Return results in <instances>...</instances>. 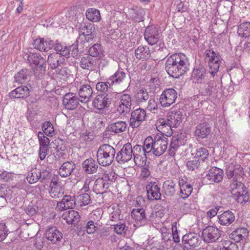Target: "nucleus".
Segmentation results:
<instances>
[{
	"mask_svg": "<svg viewBox=\"0 0 250 250\" xmlns=\"http://www.w3.org/2000/svg\"><path fill=\"white\" fill-rule=\"evenodd\" d=\"M188 60L182 53H176L169 56L165 64V70L168 76L178 79L189 70Z\"/></svg>",
	"mask_w": 250,
	"mask_h": 250,
	"instance_id": "obj_1",
	"label": "nucleus"
},
{
	"mask_svg": "<svg viewBox=\"0 0 250 250\" xmlns=\"http://www.w3.org/2000/svg\"><path fill=\"white\" fill-rule=\"evenodd\" d=\"M23 58L35 74L39 75L45 73L46 61L39 53L28 52L25 53Z\"/></svg>",
	"mask_w": 250,
	"mask_h": 250,
	"instance_id": "obj_2",
	"label": "nucleus"
},
{
	"mask_svg": "<svg viewBox=\"0 0 250 250\" xmlns=\"http://www.w3.org/2000/svg\"><path fill=\"white\" fill-rule=\"evenodd\" d=\"M116 152V149L109 144L100 145L96 154L98 164L103 167L110 166L114 162Z\"/></svg>",
	"mask_w": 250,
	"mask_h": 250,
	"instance_id": "obj_3",
	"label": "nucleus"
},
{
	"mask_svg": "<svg viewBox=\"0 0 250 250\" xmlns=\"http://www.w3.org/2000/svg\"><path fill=\"white\" fill-rule=\"evenodd\" d=\"M183 115L180 110H173L168 112L167 119L160 118L158 121L159 127L161 126V129L167 128L171 130L170 132H167L169 134L172 133V128L177 127L182 123Z\"/></svg>",
	"mask_w": 250,
	"mask_h": 250,
	"instance_id": "obj_4",
	"label": "nucleus"
},
{
	"mask_svg": "<svg viewBox=\"0 0 250 250\" xmlns=\"http://www.w3.org/2000/svg\"><path fill=\"white\" fill-rule=\"evenodd\" d=\"M229 190L232 197L238 203L243 205L249 201L250 194L248 188L243 183H235L229 185Z\"/></svg>",
	"mask_w": 250,
	"mask_h": 250,
	"instance_id": "obj_5",
	"label": "nucleus"
},
{
	"mask_svg": "<svg viewBox=\"0 0 250 250\" xmlns=\"http://www.w3.org/2000/svg\"><path fill=\"white\" fill-rule=\"evenodd\" d=\"M117 95L116 92L98 94L93 101L92 105L95 108L99 110L108 108L112 103L114 102Z\"/></svg>",
	"mask_w": 250,
	"mask_h": 250,
	"instance_id": "obj_6",
	"label": "nucleus"
},
{
	"mask_svg": "<svg viewBox=\"0 0 250 250\" xmlns=\"http://www.w3.org/2000/svg\"><path fill=\"white\" fill-rule=\"evenodd\" d=\"M201 242V238L198 233L189 232L183 236L182 245H178L176 249L178 250H192L198 247Z\"/></svg>",
	"mask_w": 250,
	"mask_h": 250,
	"instance_id": "obj_7",
	"label": "nucleus"
},
{
	"mask_svg": "<svg viewBox=\"0 0 250 250\" xmlns=\"http://www.w3.org/2000/svg\"><path fill=\"white\" fill-rule=\"evenodd\" d=\"M226 175L229 179H232L230 185L235 183H242L245 172L243 167L238 164H229L226 168Z\"/></svg>",
	"mask_w": 250,
	"mask_h": 250,
	"instance_id": "obj_8",
	"label": "nucleus"
},
{
	"mask_svg": "<svg viewBox=\"0 0 250 250\" xmlns=\"http://www.w3.org/2000/svg\"><path fill=\"white\" fill-rule=\"evenodd\" d=\"M221 87V83L210 80L202 84L200 87V93L202 96L218 98L219 95H222Z\"/></svg>",
	"mask_w": 250,
	"mask_h": 250,
	"instance_id": "obj_9",
	"label": "nucleus"
},
{
	"mask_svg": "<svg viewBox=\"0 0 250 250\" xmlns=\"http://www.w3.org/2000/svg\"><path fill=\"white\" fill-rule=\"evenodd\" d=\"M167 140V138L163 134H158L154 136V150L152 152L153 155L160 156L166 152L168 145Z\"/></svg>",
	"mask_w": 250,
	"mask_h": 250,
	"instance_id": "obj_10",
	"label": "nucleus"
},
{
	"mask_svg": "<svg viewBox=\"0 0 250 250\" xmlns=\"http://www.w3.org/2000/svg\"><path fill=\"white\" fill-rule=\"evenodd\" d=\"M221 235V231L213 226H208L202 231L203 239L205 242L208 243L216 242L220 238Z\"/></svg>",
	"mask_w": 250,
	"mask_h": 250,
	"instance_id": "obj_11",
	"label": "nucleus"
},
{
	"mask_svg": "<svg viewBox=\"0 0 250 250\" xmlns=\"http://www.w3.org/2000/svg\"><path fill=\"white\" fill-rule=\"evenodd\" d=\"M177 98V92L174 88H166L160 95V103L163 107H169L175 102Z\"/></svg>",
	"mask_w": 250,
	"mask_h": 250,
	"instance_id": "obj_12",
	"label": "nucleus"
},
{
	"mask_svg": "<svg viewBox=\"0 0 250 250\" xmlns=\"http://www.w3.org/2000/svg\"><path fill=\"white\" fill-rule=\"evenodd\" d=\"M211 125L207 122H202L195 127L194 136L199 141L204 139L208 138L211 133Z\"/></svg>",
	"mask_w": 250,
	"mask_h": 250,
	"instance_id": "obj_13",
	"label": "nucleus"
},
{
	"mask_svg": "<svg viewBox=\"0 0 250 250\" xmlns=\"http://www.w3.org/2000/svg\"><path fill=\"white\" fill-rule=\"evenodd\" d=\"M131 149L132 155L136 165L138 166H146L147 156L143 151L142 146L136 145L133 147L131 146Z\"/></svg>",
	"mask_w": 250,
	"mask_h": 250,
	"instance_id": "obj_14",
	"label": "nucleus"
},
{
	"mask_svg": "<svg viewBox=\"0 0 250 250\" xmlns=\"http://www.w3.org/2000/svg\"><path fill=\"white\" fill-rule=\"evenodd\" d=\"M146 112L142 108H137L132 111L129 119V125L133 128H137L145 120Z\"/></svg>",
	"mask_w": 250,
	"mask_h": 250,
	"instance_id": "obj_15",
	"label": "nucleus"
},
{
	"mask_svg": "<svg viewBox=\"0 0 250 250\" xmlns=\"http://www.w3.org/2000/svg\"><path fill=\"white\" fill-rule=\"evenodd\" d=\"M131 144L127 143L125 144L121 150L118 151L115 157L117 162L119 164H125L128 162L132 158Z\"/></svg>",
	"mask_w": 250,
	"mask_h": 250,
	"instance_id": "obj_16",
	"label": "nucleus"
},
{
	"mask_svg": "<svg viewBox=\"0 0 250 250\" xmlns=\"http://www.w3.org/2000/svg\"><path fill=\"white\" fill-rule=\"evenodd\" d=\"M144 37L150 45L156 44L160 38V33L158 27L154 25L148 26L146 28Z\"/></svg>",
	"mask_w": 250,
	"mask_h": 250,
	"instance_id": "obj_17",
	"label": "nucleus"
},
{
	"mask_svg": "<svg viewBox=\"0 0 250 250\" xmlns=\"http://www.w3.org/2000/svg\"><path fill=\"white\" fill-rule=\"evenodd\" d=\"M147 199L150 201L161 199L160 188L156 182H150L146 186Z\"/></svg>",
	"mask_w": 250,
	"mask_h": 250,
	"instance_id": "obj_18",
	"label": "nucleus"
},
{
	"mask_svg": "<svg viewBox=\"0 0 250 250\" xmlns=\"http://www.w3.org/2000/svg\"><path fill=\"white\" fill-rule=\"evenodd\" d=\"M32 92V88H30L26 85H21L11 91L9 94L10 99H26Z\"/></svg>",
	"mask_w": 250,
	"mask_h": 250,
	"instance_id": "obj_19",
	"label": "nucleus"
},
{
	"mask_svg": "<svg viewBox=\"0 0 250 250\" xmlns=\"http://www.w3.org/2000/svg\"><path fill=\"white\" fill-rule=\"evenodd\" d=\"M81 100L73 93H66L62 100V104L66 109L74 110L77 108Z\"/></svg>",
	"mask_w": 250,
	"mask_h": 250,
	"instance_id": "obj_20",
	"label": "nucleus"
},
{
	"mask_svg": "<svg viewBox=\"0 0 250 250\" xmlns=\"http://www.w3.org/2000/svg\"><path fill=\"white\" fill-rule=\"evenodd\" d=\"M209 72L202 64L195 65L192 72L191 78L197 83H202L207 78Z\"/></svg>",
	"mask_w": 250,
	"mask_h": 250,
	"instance_id": "obj_21",
	"label": "nucleus"
},
{
	"mask_svg": "<svg viewBox=\"0 0 250 250\" xmlns=\"http://www.w3.org/2000/svg\"><path fill=\"white\" fill-rule=\"evenodd\" d=\"M224 176V171L217 167H211L208 171L205 178L210 183H218L222 181Z\"/></svg>",
	"mask_w": 250,
	"mask_h": 250,
	"instance_id": "obj_22",
	"label": "nucleus"
},
{
	"mask_svg": "<svg viewBox=\"0 0 250 250\" xmlns=\"http://www.w3.org/2000/svg\"><path fill=\"white\" fill-rule=\"evenodd\" d=\"M120 104L118 110L122 114L128 113L131 110L132 99L130 95L123 94L120 97Z\"/></svg>",
	"mask_w": 250,
	"mask_h": 250,
	"instance_id": "obj_23",
	"label": "nucleus"
},
{
	"mask_svg": "<svg viewBox=\"0 0 250 250\" xmlns=\"http://www.w3.org/2000/svg\"><path fill=\"white\" fill-rule=\"evenodd\" d=\"M44 235L48 240L51 241L53 244L61 241L62 238V232L55 226L49 227L45 231Z\"/></svg>",
	"mask_w": 250,
	"mask_h": 250,
	"instance_id": "obj_24",
	"label": "nucleus"
},
{
	"mask_svg": "<svg viewBox=\"0 0 250 250\" xmlns=\"http://www.w3.org/2000/svg\"><path fill=\"white\" fill-rule=\"evenodd\" d=\"M76 200L74 196L64 195L62 200L58 202L57 208L60 210L74 208L76 206Z\"/></svg>",
	"mask_w": 250,
	"mask_h": 250,
	"instance_id": "obj_25",
	"label": "nucleus"
},
{
	"mask_svg": "<svg viewBox=\"0 0 250 250\" xmlns=\"http://www.w3.org/2000/svg\"><path fill=\"white\" fill-rule=\"evenodd\" d=\"M127 127V124L124 121H118L108 125L103 133L104 136L108 134L109 131L116 134L120 133L125 131Z\"/></svg>",
	"mask_w": 250,
	"mask_h": 250,
	"instance_id": "obj_26",
	"label": "nucleus"
},
{
	"mask_svg": "<svg viewBox=\"0 0 250 250\" xmlns=\"http://www.w3.org/2000/svg\"><path fill=\"white\" fill-rule=\"evenodd\" d=\"M249 236V230L245 227L237 228L229 235L231 239L235 242L245 241Z\"/></svg>",
	"mask_w": 250,
	"mask_h": 250,
	"instance_id": "obj_27",
	"label": "nucleus"
},
{
	"mask_svg": "<svg viewBox=\"0 0 250 250\" xmlns=\"http://www.w3.org/2000/svg\"><path fill=\"white\" fill-rule=\"evenodd\" d=\"M134 55L137 59L146 61L151 57V51L148 46L141 45L135 49Z\"/></svg>",
	"mask_w": 250,
	"mask_h": 250,
	"instance_id": "obj_28",
	"label": "nucleus"
},
{
	"mask_svg": "<svg viewBox=\"0 0 250 250\" xmlns=\"http://www.w3.org/2000/svg\"><path fill=\"white\" fill-rule=\"evenodd\" d=\"M235 218L234 213L229 210L218 216V223L222 226H229L234 221Z\"/></svg>",
	"mask_w": 250,
	"mask_h": 250,
	"instance_id": "obj_29",
	"label": "nucleus"
},
{
	"mask_svg": "<svg viewBox=\"0 0 250 250\" xmlns=\"http://www.w3.org/2000/svg\"><path fill=\"white\" fill-rule=\"evenodd\" d=\"M65 61L64 58H61L58 53H52L48 56L47 63L51 69H56L60 64Z\"/></svg>",
	"mask_w": 250,
	"mask_h": 250,
	"instance_id": "obj_30",
	"label": "nucleus"
},
{
	"mask_svg": "<svg viewBox=\"0 0 250 250\" xmlns=\"http://www.w3.org/2000/svg\"><path fill=\"white\" fill-rule=\"evenodd\" d=\"M82 167L86 174H92L97 172L98 165L94 159L89 158L82 163Z\"/></svg>",
	"mask_w": 250,
	"mask_h": 250,
	"instance_id": "obj_31",
	"label": "nucleus"
},
{
	"mask_svg": "<svg viewBox=\"0 0 250 250\" xmlns=\"http://www.w3.org/2000/svg\"><path fill=\"white\" fill-rule=\"evenodd\" d=\"M101 177L96 179L93 186V191L96 194H103L105 193L109 189V187Z\"/></svg>",
	"mask_w": 250,
	"mask_h": 250,
	"instance_id": "obj_32",
	"label": "nucleus"
},
{
	"mask_svg": "<svg viewBox=\"0 0 250 250\" xmlns=\"http://www.w3.org/2000/svg\"><path fill=\"white\" fill-rule=\"evenodd\" d=\"M93 93V90L91 86L89 84H83L81 86L79 90V95L82 99L81 102L86 103L89 101Z\"/></svg>",
	"mask_w": 250,
	"mask_h": 250,
	"instance_id": "obj_33",
	"label": "nucleus"
},
{
	"mask_svg": "<svg viewBox=\"0 0 250 250\" xmlns=\"http://www.w3.org/2000/svg\"><path fill=\"white\" fill-rule=\"evenodd\" d=\"M76 168V165L72 161L64 162L61 166L59 173L62 177H66L70 176Z\"/></svg>",
	"mask_w": 250,
	"mask_h": 250,
	"instance_id": "obj_34",
	"label": "nucleus"
},
{
	"mask_svg": "<svg viewBox=\"0 0 250 250\" xmlns=\"http://www.w3.org/2000/svg\"><path fill=\"white\" fill-rule=\"evenodd\" d=\"M131 216L137 222V224L140 223V225H144L146 224L147 218L146 216L145 210L143 208H133L131 213Z\"/></svg>",
	"mask_w": 250,
	"mask_h": 250,
	"instance_id": "obj_35",
	"label": "nucleus"
},
{
	"mask_svg": "<svg viewBox=\"0 0 250 250\" xmlns=\"http://www.w3.org/2000/svg\"><path fill=\"white\" fill-rule=\"evenodd\" d=\"M132 19L136 22H140L145 20V10L140 7L134 6L130 9L129 13Z\"/></svg>",
	"mask_w": 250,
	"mask_h": 250,
	"instance_id": "obj_36",
	"label": "nucleus"
},
{
	"mask_svg": "<svg viewBox=\"0 0 250 250\" xmlns=\"http://www.w3.org/2000/svg\"><path fill=\"white\" fill-rule=\"evenodd\" d=\"M96 63L95 59L89 55H87L81 58L80 62V66L83 69L91 71L94 69Z\"/></svg>",
	"mask_w": 250,
	"mask_h": 250,
	"instance_id": "obj_37",
	"label": "nucleus"
},
{
	"mask_svg": "<svg viewBox=\"0 0 250 250\" xmlns=\"http://www.w3.org/2000/svg\"><path fill=\"white\" fill-rule=\"evenodd\" d=\"M125 77V73L122 70H118L113 75L107 79V83L109 85L119 84Z\"/></svg>",
	"mask_w": 250,
	"mask_h": 250,
	"instance_id": "obj_38",
	"label": "nucleus"
},
{
	"mask_svg": "<svg viewBox=\"0 0 250 250\" xmlns=\"http://www.w3.org/2000/svg\"><path fill=\"white\" fill-rule=\"evenodd\" d=\"M88 55L91 57L101 58L104 55V50L101 43H96L89 47Z\"/></svg>",
	"mask_w": 250,
	"mask_h": 250,
	"instance_id": "obj_39",
	"label": "nucleus"
},
{
	"mask_svg": "<svg viewBox=\"0 0 250 250\" xmlns=\"http://www.w3.org/2000/svg\"><path fill=\"white\" fill-rule=\"evenodd\" d=\"M176 183L172 180H167L165 181L163 185L164 193L167 196H173L176 192Z\"/></svg>",
	"mask_w": 250,
	"mask_h": 250,
	"instance_id": "obj_40",
	"label": "nucleus"
},
{
	"mask_svg": "<svg viewBox=\"0 0 250 250\" xmlns=\"http://www.w3.org/2000/svg\"><path fill=\"white\" fill-rule=\"evenodd\" d=\"M40 168L32 167L27 172L26 180L29 184H34L38 181H40Z\"/></svg>",
	"mask_w": 250,
	"mask_h": 250,
	"instance_id": "obj_41",
	"label": "nucleus"
},
{
	"mask_svg": "<svg viewBox=\"0 0 250 250\" xmlns=\"http://www.w3.org/2000/svg\"><path fill=\"white\" fill-rule=\"evenodd\" d=\"M31 71L27 68H23L20 70L14 76L15 82L20 83H22L30 78Z\"/></svg>",
	"mask_w": 250,
	"mask_h": 250,
	"instance_id": "obj_42",
	"label": "nucleus"
},
{
	"mask_svg": "<svg viewBox=\"0 0 250 250\" xmlns=\"http://www.w3.org/2000/svg\"><path fill=\"white\" fill-rule=\"evenodd\" d=\"M69 46H67L65 43L59 42L56 44L55 47L56 53H58L61 58L68 59L70 58V50L68 49Z\"/></svg>",
	"mask_w": 250,
	"mask_h": 250,
	"instance_id": "obj_43",
	"label": "nucleus"
},
{
	"mask_svg": "<svg viewBox=\"0 0 250 250\" xmlns=\"http://www.w3.org/2000/svg\"><path fill=\"white\" fill-rule=\"evenodd\" d=\"M154 138H153L152 136H149L147 137L144 141V145L143 146V151L146 153L147 157L150 155H152L154 150Z\"/></svg>",
	"mask_w": 250,
	"mask_h": 250,
	"instance_id": "obj_44",
	"label": "nucleus"
},
{
	"mask_svg": "<svg viewBox=\"0 0 250 250\" xmlns=\"http://www.w3.org/2000/svg\"><path fill=\"white\" fill-rule=\"evenodd\" d=\"M237 33L241 37L246 38L250 37V22L240 23L238 26Z\"/></svg>",
	"mask_w": 250,
	"mask_h": 250,
	"instance_id": "obj_45",
	"label": "nucleus"
},
{
	"mask_svg": "<svg viewBox=\"0 0 250 250\" xmlns=\"http://www.w3.org/2000/svg\"><path fill=\"white\" fill-rule=\"evenodd\" d=\"M86 18L93 22L99 21L101 19L100 13L99 10L94 8L87 9L85 12Z\"/></svg>",
	"mask_w": 250,
	"mask_h": 250,
	"instance_id": "obj_46",
	"label": "nucleus"
},
{
	"mask_svg": "<svg viewBox=\"0 0 250 250\" xmlns=\"http://www.w3.org/2000/svg\"><path fill=\"white\" fill-rule=\"evenodd\" d=\"M81 216L79 213L75 210L68 211V213L66 217V221L70 225H76L79 224Z\"/></svg>",
	"mask_w": 250,
	"mask_h": 250,
	"instance_id": "obj_47",
	"label": "nucleus"
},
{
	"mask_svg": "<svg viewBox=\"0 0 250 250\" xmlns=\"http://www.w3.org/2000/svg\"><path fill=\"white\" fill-rule=\"evenodd\" d=\"M134 97L136 103L140 104L146 102L149 98V95L147 90L143 87L136 91Z\"/></svg>",
	"mask_w": 250,
	"mask_h": 250,
	"instance_id": "obj_48",
	"label": "nucleus"
},
{
	"mask_svg": "<svg viewBox=\"0 0 250 250\" xmlns=\"http://www.w3.org/2000/svg\"><path fill=\"white\" fill-rule=\"evenodd\" d=\"M205 59H208V63L211 62L220 61L221 59V57L219 55V53L215 52L213 48L207 49L205 52Z\"/></svg>",
	"mask_w": 250,
	"mask_h": 250,
	"instance_id": "obj_49",
	"label": "nucleus"
},
{
	"mask_svg": "<svg viewBox=\"0 0 250 250\" xmlns=\"http://www.w3.org/2000/svg\"><path fill=\"white\" fill-rule=\"evenodd\" d=\"M208 156L209 152L208 149L201 147L196 150L194 157L202 163L208 159Z\"/></svg>",
	"mask_w": 250,
	"mask_h": 250,
	"instance_id": "obj_50",
	"label": "nucleus"
},
{
	"mask_svg": "<svg viewBox=\"0 0 250 250\" xmlns=\"http://www.w3.org/2000/svg\"><path fill=\"white\" fill-rule=\"evenodd\" d=\"M94 25L89 22L83 23L79 27L80 35L91 34L94 33Z\"/></svg>",
	"mask_w": 250,
	"mask_h": 250,
	"instance_id": "obj_51",
	"label": "nucleus"
},
{
	"mask_svg": "<svg viewBox=\"0 0 250 250\" xmlns=\"http://www.w3.org/2000/svg\"><path fill=\"white\" fill-rule=\"evenodd\" d=\"M154 47V50L158 52L161 55L163 59L167 57L169 54V50L165 45L163 41H160L158 43H156Z\"/></svg>",
	"mask_w": 250,
	"mask_h": 250,
	"instance_id": "obj_52",
	"label": "nucleus"
},
{
	"mask_svg": "<svg viewBox=\"0 0 250 250\" xmlns=\"http://www.w3.org/2000/svg\"><path fill=\"white\" fill-rule=\"evenodd\" d=\"M179 195L180 197L186 199L188 198L191 194L193 190L192 186L189 183L180 188Z\"/></svg>",
	"mask_w": 250,
	"mask_h": 250,
	"instance_id": "obj_53",
	"label": "nucleus"
},
{
	"mask_svg": "<svg viewBox=\"0 0 250 250\" xmlns=\"http://www.w3.org/2000/svg\"><path fill=\"white\" fill-rule=\"evenodd\" d=\"M41 173V178H40V182L42 183H46L49 181L51 179L52 173L51 171L44 167L40 168Z\"/></svg>",
	"mask_w": 250,
	"mask_h": 250,
	"instance_id": "obj_54",
	"label": "nucleus"
},
{
	"mask_svg": "<svg viewBox=\"0 0 250 250\" xmlns=\"http://www.w3.org/2000/svg\"><path fill=\"white\" fill-rule=\"evenodd\" d=\"M237 247L235 243L229 240L222 241L219 244L217 250H237Z\"/></svg>",
	"mask_w": 250,
	"mask_h": 250,
	"instance_id": "obj_55",
	"label": "nucleus"
},
{
	"mask_svg": "<svg viewBox=\"0 0 250 250\" xmlns=\"http://www.w3.org/2000/svg\"><path fill=\"white\" fill-rule=\"evenodd\" d=\"M42 128L44 134L46 136H52L54 132V126L49 121L44 122L42 125Z\"/></svg>",
	"mask_w": 250,
	"mask_h": 250,
	"instance_id": "obj_56",
	"label": "nucleus"
},
{
	"mask_svg": "<svg viewBox=\"0 0 250 250\" xmlns=\"http://www.w3.org/2000/svg\"><path fill=\"white\" fill-rule=\"evenodd\" d=\"M112 85H109L107 83V81L105 82H98L96 84V88L97 91L102 92V93L111 92Z\"/></svg>",
	"mask_w": 250,
	"mask_h": 250,
	"instance_id": "obj_57",
	"label": "nucleus"
},
{
	"mask_svg": "<svg viewBox=\"0 0 250 250\" xmlns=\"http://www.w3.org/2000/svg\"><path fill=\"white\" fill-rule=\"evenodd\" d=\"M49 193L52 198H59L63 194V191L60 185L53 186L50 187Z\"/></svg>",
	"mask_w": 250,
	"mask_h": 250,
	"instance_id": "obj_58",
	"label": "nucleus"
},
{
	"mask_svg": "<svg viewBox=\"0 0 250 250\" xmlns=\"http://www.w3.org/2000/svg\"><path fill=\"white\" fill-rule=\"evenodd\" d=\"M117 175L113 172H110L108 173H104L101 178L103 179H104V181L107 184H108V186L110 187L112 183L114 182L117 178Z\"/></svg>",
	"mask_w": 250,
	"mask_h": 250,
	"instance_id": "obj_59",
	"label": "nucleus"
},
{
	"mask_svg": "<svg viewBox=\"0 0 250 250\" xmlns=\"http://www.w3.org/2000/svg\"><path fill=\"white\" fill-rule=\"evenodd\" d=\"M201 163L194 157L192 160H188L186 163L187 168L189 170H194L197 169L201 165Z\"/></svg>",
	"mask_w": 250,
	"mask_h": 250,
	"instance_id": "obj_60",
	"label": "nucleus"
},
{
	"mask_svg": "<svg viewBox=\"0 0 250 250\" xmlns=\"http://www.w3.org/2000/svg\"><path fill=\"white\" fill-rule=\"evenodd\" d=\"M221 60H220V61H217V62H211L208 63V66L209 67V71L208 72L213 77H214L218 72Z\"/></svg>",
	"mask_w": 250,
	"mask_h": 250,
	"instance_id": "obj_61",
	"label": "nucleus"
},
{
	"mask_svg": "<svg viewBox=\"0 0 250 250\" xmlns=\"http://www.w3.org/2000/svg\"><path fill=\"white\" fill-rule=\"evenodd\" d=\"M7 226L4 223H0V242L4 241L10 233Z\"/></svg>",
	"mask_w": 250,
	"mask_h": 250,
	"instance_id": "obj_62",
	"label": "nucleus"
},
{
	"mask_svg": "<svg viewBox=\"0 0 250 250\" xmlns=\"http://www.w3.org/2000/svg\"><path fill=\"white\" fill-rule=\"evenodd\" d=\"M89 225H90L89 222L88 223V220H85L83 223H81L78 224L77 227L78 234L79 235L83 236L85 232L87 233L88 227Z\"/></svg>",
	"mask_w": 250,
	"mask_h": 250,
	"instance_id": "obj_63",
	"label": "nucleus"
},
{
	"mask_svg": "<svg viewBox=\"0 0 250 250\" xmlns=\"http://www.w3.org/2000/svg\"><path fill=\"white\" fill-rule=\"evenodd\" d=\"M78 202L80 206H84L90 203L91 198L88 193H84L78 196Z\"/></svg>",
	"mask_w": 250,
	"mask_h": 250,
	"instance_id": "obj_64",
	"label": "nucleus"
}]
</instances>
